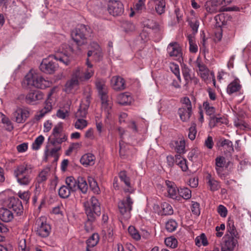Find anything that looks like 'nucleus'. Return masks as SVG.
<instances>
[{
    "instance_id": "obj_54",
    "label": "nucleus",
    "mask_w": 251,
    "mask_h": 251,
    "mask_svg": "<svg viewBox=\"0 0 251 251\" xmlns=\"http://www.w3.org/2000/svg\"><path fill=\"white\" fill-rule=\"evenodd\" d=\"M2 123L5 125V129L6 130L8 131H11L13 129V126L11 123V122L10 121V120L6 117L5 116H4L1 120Z\"/></svg>"
},
{
    "instance_id": "obj_5",
    "label": "nucleus",
    "mask_w": 251,
    "mask_h": 251,
    "mask_svg": "<svg viewBox=\"0 0 251 251\" xmlns=\"http://www.w3.org/2000/svg\"><path fill=\"white\" fill-rule=\"evenodd\" d=\"M73 51L72 47L66 44H63L55 50L54 54L51 56L67 66L71 62V54Z\"/></svg>"
},
{
    "instance_id": "obj_28",
    "label": "nucleus",
    "mask_w": 251,
    "mask_h": 251,
    "mask_svg": "<svg viewBox=\"0 0 251 251\" xmlns=\"http://www.w3.org/2000/svg\"><path fill=\"white\" fill-rule=\"evenodd\" d=\"M117 102L121 105H127L131 101V97L127 93H123L119 94L117 98Z\"/></svg>"
},
{
    "instance_id": "obj_55",
    "label": "nucleus",
    "mask_w": 251,
    "mask_h": 251,
    "mask_svg": "<svg viewBox=\"0 0 251 251\" xmlns=\"http://www.w3.org/2000/svg\"><path fill=\"white\" fill-rule=\"evenodd\" d=\"M203 107L207 115H212L215 112V109L213 106H210L207 101L203 102Z\"/></svg>"
},
{
    "instance_id": "obj_49",
    "label": "nucleus",
    "mask_w": 251,
    "mask_h": 251,
    "mask_svg": "<svg viewBox=\"0 0 251 251\" xmlns=\"http://www.w3.org/2000/svg\"><path fill=\"white\" fill-rule=\"evenodd\" d=\"M119 134L120 135L121 140L120 141V151L119 153L121 156H124L125 155V152L124 149L122 147V143L123 142V139L124 138L123 136L125 133V130L122 127H119L118 128Z\"/></svg>"
},
{
    "instance_id": "obj_6",
    "label": "nucleus",
    "mask_w": 251,
    "mask_h": 251,
    "mask_svg": "<svg viewBox=\"0 0 251 251\" xmlns=\"http://www.w3.org/2000/svg\"><path fill=\"white\" fill-rule=\"evenodd\" d=\"M133 203V201L129 196L119 201V212L125 219L127 220L130 218Z\"/></svg>"
},
{
    "instance_id": "obj_52",
    "label": "nucleus",
    "mask_w": 251,
    "mask_h": 251,
    "mask_svg": "<svg viewBox=\"0 0 251 251\" xmlns=\"http://www.w3.org/2000/svg\"><path fill=\"white\" fill-rule=\"evenodd\" d=\"M128 231L130 235L134 239L138 241L141 239V235L134 226H129Z\"/></svg>"
},
{
    "instance_id": "obj_23",
    "label": "nucleus",
    "mask_w": 251,
    "mask_h": 251,
    "mask_svg": "<svg viewBox=\"0 0 251 251\" xmlns=\"http://www.w3.org/2000/svg\"><path fill=\"white\" fill-rule=\"evenodd\" d=\"M165 184L167 186L168 196L173 199H176L177 192H178V190L177 189L175 183L172 181L166 180Z\"/></svg>"
},
{
    "instance_id": "obj_45",
    "label": "nucleus",
    "mask_w": 251,
    "mask_h": 251,
    "mask_svg": "<svg viewBox=\"0 0 251 251\" xmlns=\"http://www.w3.org/2000/svg\"><path fill=\"white\" fill-rule=\"evenodd\" d=\"M79 84V81L77 79L72 77L71 79L68 81L65 85V90L66 92L70 91L71 89L77 87Z\"/></svg>"
},
{
    "instance_id": "obj_20",
    "label": "nucleus",
    "mask_w": 251,
    "mask_h": 251,
    "mask_svg": "<svg viewBox=\"0 0 251 251\" xmlns=\"http://www.w3.org/2000/svg\"><path fill=\"white\" fill-rule=\"evenodd\" d=\"M99 241V235L97 233L93 234L86 241V251H96L95 247Z\"/></svg>"
},
{
    "instance_id": "obj_48",
    "label": "nucleus",
    "mask_w": 251,
    "mask_h": 251,
    "mask_svg": "<svg viewBox=\"0 0 251 251\" xmlns=\"http://www.w3.org/2000/svg\"><path fill=\"white\" fill-rule=\"evenodd\" d=\"M164 242L167 247L173 249L176 248L177 245V240L173 237H169L165 238Z\"/></svg>"
},
{
    "instance_id": "obj_57",
    "label": "nucleus",
    "mask_w": 251,
    "mask_h": 251,
    "mask_svg": "<svg viewBox=\"0 0 251 251\" xmlns=\"http://www.w3.org/2000/svg\"><path fill=\"white\" fill-rule=\"evenodd\" d=\"M189 50L191 52L196 53L198 51V46L192 37H189Z\"/></svg>"
},
{
    "instance_id": "obj_60",
    "label": "nucleus",
    "mask_w": 251,
    "mask_h": 251,
    "mask_svg": "<svg viewBox=\"0 0 251 251\" xmlns=\"http://www.w3.org/2000/svg\"><path fill=\"white\" fill-rule=\"evenodd\" d=\"M89 183L90 188L95 192H98L99 188L97 181L93 178H89Z\"/></svg>"
},
{
    "instance_id": "obj_9",
    "label": "nucleus",
    "mask_w": 251,
    "mask_h": 251,
    "mask_svg": "<svg viewBox=\"0 0 251 251\" xmlns=\"http://www.w3.org/2000/svg\"><path fill=\"white\" fill-rule=\"evenodd\" d=\"M86 31V27L83 25H81L79 27L76 28L72 31V38L78 46L84 43Z\"/></svg>"
},
{
    "instance_id": "obj_13",
    "label": "nucleus",
    "mask_w": 251,
    "mask_h": 251,
    "mask_svg": "<svg viewBox=\"0 0 251 251\" xmlns=\"http://www.w3.org/2000/svg\"><path fill=\"white\" fill-rule=\"evenodd\" d=\"M29 115V112L27 109L17 108L13 112L12 117L17 123H24Z\"/></svg>"
},
{
    "instance_id": "obj_25",
    "label": "nucleus",
    "mask_w": 251,
    "mask_h": 251,
    "mask_svg": "<svg viewBox=\"0 0 251 251\" xmlns=\"http://www.w3.org/2000/svg\"><path fill=\"white\" fill-rule=\"evenodd\" d=\"M119 176L121 181L124 182L125 185L127 187L125 189V191L126 192H131L132 191V186L130 183V178L127 176L125 171H121L119 174Z\"/></svg>"
},
{
    "instance_id": "obj_42",
    "label": "nucleus",
    "mask_w": 251,
    "mask_h": 251,
    "mask_svg": "<svg viewBox=\"0 0 251 251\" xmlns=\"http://www.w3.org/2000/svg\"><path fill=\"white\" fill-rule=\"evenodd\" d=\"M72 77L77 79L79 81H85L83 74V70L81 68L78 67L74 71Z\"/></svg>"
},
{
    "instance_id": "obj_64",
    "label": "nucleus",
    "mask_w": 251,
    "mask_h": 251,
    "mask_svg": "<svg viewBox=\"0 0 251 251\" xmlns=\"http://www.w3.org/2000/svg\"><path fill=\"white\" fill-rule=\"evenodd\" d=\"M19 251H29V249L26 247L25 240L22 239L19 242L18 245Z\"/></svg>"
},
{
    "instance_id": "obj_33",
    "label": "nucleus",
    "mask_w": 251,
    "mask_h": 251,
    "mask_svg": "<svg viewBox=\"0 0 251 251\" xmlns=\"http://www.w3.org/2000/svg\"><path fill=\"white\" fill-rule=\"evenodd\" d=\"M52 106L51 103H46L44 107L39 112H38L35 115V119L37 121L40 120L46 115V114L50 112Z\"/></svg>"
},
{
    "instance_id": "obj_27",
    "label": "nucleus",
    "mask_w": 251,
    "mask_h": 251,
    "mask_svg": "<svg viewBox=\"0 0 251 251\" xmlns=\"http://www.w3.org/2000/svg\"><path fill=\"white\" fill-rule=\"evenodd\" d=\"M95 160V157L93 154L87 153L81 157L80 161L82 164L87 166L94 165Z\"/></svg>"
},
{
    "instance_id": "obj_12",
    "label": "nucleus",
    "mask_w": 251,
    "mask_h": 251,
    "mask_svg": "<svg viewBox=\"0 0 251 251\" xmlns=\"http://www.w3.org/2000/svg\"><path fill=\"white\" fill-rule=\"evenodd\" d=\"M167 51L169 56L179 59L182 56V51L179 44L176 42L170 43L167 46Z\"/></svg>"
},
{
    "instance_id": "obj_10",
    "label": "nucleus",
    "mask_w": 251,
    "mask_h": 251,
    "mask_svg": "<svg viewBox=\"0 0 251 251\" xmlns=\"http://www.w3.org/2000/svg\"><path fill=\"white\" fill-rule=\"evenodd\" d=\"M58 65L50 58L44 59L40 65V70L47 74H52L58 69Z\"/></svg>"
},
{
    "instance_id": "obj_32",
    "label": "nucleus",
    "mask_w": 251,
    "mask_h": 251,
    "mask_svg": "<svg viewBox=\"0 0 251 251\" xmlns=\"http://www.w3.org/2000/svg\"><path fill=\"white\" fill-rule=\"evenodd\" d=\"M226 164V159L223 156H218L215 159L216 170L218 175L222 174Z\"/></svg>"
},
{
    "instance_id": "obj_63",
    "label": "nucleus",
    "mask_w": 251,
    "mask_h": 251,
    "mask_svg": "<svg viewBox=\"0 0 251 251\" xmlns=\"http://www.w3.org/2000/svg\"><path fill=\"white\" fill-rule=\"evenodd\" d=\"M191 210L192 212L197 215L198 216L200 214V204L197 202H194L193 203L191 206Z\"/></svg>"
},
{
    "instance_id": "obj_51",
    "label": "nucleus",
    "mask_w": 251,
    "mask_h": 251,
    "mask_svg": "<svg viewBox=\"0 0 251 251\" xmlns=\"http://www.w3.org/2000/svg\"><path fill=\"white\" fill-rule=\"evenodd\" d=\"M178 193L183 199L187 200L191 197V191L187 188H181L178 190Z\"/></svg>"
},
{
    "instance_id": "obj_14",
    "label": "nucleus",
    "mask_w": 251,
    "mask_h": 251,
    "mask_svg": "<svg viewBox=\"0 0 251 251\" xmlns=\"http://www.w3.org/2000/svg\"><path fill=\"white\" fill-rule=\"evenodd\" d=\"M27 12L28 10L25 6L18 8L14 15L15 22L19 25L25 23L30 16V14Z\"/></svg>"
},
{
    "instance_id": "obj_35",
    "label": "nucleus",
    "mask_w": 251,
    "mask_h": 251,
    "mask_svg": "<svg viewBox=\"0 0 251 251\" xmlns=\"http://www.w3.org/2000/svg\"><path fill=\"white\" fill-rule=\"evenodd\" d=\"M187 160L180 154L176 155V164L178 165L182 171L185 172L188 169Z\"/></svg>"
},
{
    "instance_id": "obj_61",
    "label": "nucleus",
    "mask_w": 251,
    "mask_h": 251,
    "mask_svg": "<svg viewBox=\"0 0 251 251\" xmlns=\"http://www.w3.org/2000/svg\"><path fill=\"white\" fill-rule=\"evenodd\" d=\"M218 213L222 217H226L227 214L226 208L223 205H220L217 208Z\"/></svg>"
},
{
    "instance_id": "obj_2",
    "label": "nucleus",
    "mask_w": 251,
    "mask_h": 251,
    "mask_svg": "<svg viewBox=\"0 0 251 251\" xmlns=\"http://www.w3.org/2000/svg\"><path fill=\"white\" fill-rule=\"evenodd\" d=\"M85 213L87 215L88 220L85 224V228L87 231L90 229L91 222L100 214V203L95 197H92L89 201L84 202Z\"/></svg>"
},
{
    "instance_id": "obj_37",
    "label": "nucleus",
    "mask_w": 251,
    "mask_h": 251,
    "mask_svg": "<svg viewBox=\"0 0 251 251\" xmlns=\"http://www.w3.org/2000/svg\"><path fill=\"white\" fill-rule=\"evenodd\" d=\"M77 188L83 194H86L88 190V184L86 180L81 177H78L77 181Z\"/></svg>"
},
{
    "instance_id": "obj_39",
    "label": "nucleus",
    "mask_w": 251,
    "mask_h": 251,
    "mask_svg": "<svg viewBox=\"0 0 251 251\" xmlns=\"http://www.w3.org/2000/svg\"><path fill=\"white\" fill-rule=\"evenodd\" d=\"M66 185L69 189L75 192L77 189V181L73 176H68L65 180Z\"/></svg>"
},
{
    "instance_id": "obj_31",
    "label": "nucleus",
    "mask_w": 251,
    "mask_h": 251,
    "mask_svg": "<svg viewBox=\"0 0 251 251\" xmlns=\"http://www.w3.org/2000/svg\"><path fill=\"white\" fill-rule=\"evenodd\" d=\"M204 8L207 12L211 14L216 13L221 11V7H219L211 0L205 2Z\"/></svg>"
},
{
    "instance_id": "obj_4",
    "label": "nucleus",
    "mask_w": 251,
    "mask_h": 251,
    "mask_svg": "<svg viewBox=\"0 0 251 251\" xmlns=\"http://www.w3.org/2000/svg\"><path fill=\"white\" fill-rule=\"evenodd\" d=\"M25 83L29 86L45 89L50 87L51 82L46 80L41 75L30 71L25 76Z\"/></svg>"
},
{
    "instance_id": "obj_38",
    "label": "nucleus",
    "mask_w": 251,
    "mask_h": 251,
    "mask_svg": "<svg viewBox=\"0 0 251 251\" xmlns=\"http://www.w3.org/2000/svg\"><path fill=\"white\" fill-rule=\"evenodd\" d=\"M175 145V150L178 154H183L185 152V143L184 140H181L179 141H176L174 142Z\"/></svg>"
},
{
    "instance_id": "obj_30",
    "label": "nucleus",
    "mask_w": 251,
    "mask_h": 251,
    "mask_svg": "<svg viewBox=\"0 0 251 251\" xmlns=\"http://www.w3.org/2000/svg\"><path fill=\"white\" fill-rule=\"evenodd\" d=\"M50 174V167H47L40 172L37 177V182L41 183L45 181L48 179Z\"/></svg>"
},
{
    "instance_id": "obj_3",
    "label": "nucleus",
    "mask_w": 251,
    "mask_h": 251,
    "mask_svg": "<svg viewBox=\"0 0 251 251\" xmlns=\"http://www.w3.org/2000/svg\"><path fill=\"white\" fill-rule=\"evenodd\" d=\"M14 176L20 185L27 186L33 178L32 168L26 163L18 165L14 170Z\"/></svg>"
},
{
    "instance_id": "obj_21",
    "label": "nucleus",
    "mask_w": 251,
    "mask_h": 251,
    "mask_svg": "<svg viewBox=\"0 0 251 251\" xmlns=\"http://www.w3.org/2000/svg\"><path fill=\"white\" fill-rule=\"evenodd\" d=\"M208 187L211 191H216L221 187L220 182L213 177L211 174H208L206 176Z\"/></svg>"
},
{
    "instance_id": "obj_16",
    "label": "nucleus",
    "mask_w": 251,
    "mask_h": 251,
    "mask_svg": "<svg viewBox=\"0 0 251 251\" xmlns=\"http://www.w3.org/2000/svg\"><path fill=\"white\" fill-rule=\"evenodd\" d=\"M7 206L10 210L12 209L17 215H21L23 213V207L21 201L18 199L10 198Z\"/></svg>"
},
{
    "instance_id": "obj_41",
    "label": "nucleus",
    "mask_w": 251,
    "mask_h": 251,
    "mask_svg": "<svg viewBox=\"0 0 251 251\" xmlns=\"http://www.w3.org/2000/svg\"><path fill=\"white\" fill-rule=\"evenodd\" d=\"M221 145L229 153H231L234 151L232 142L228 139L222 140L221 143Z\"/></svg>"
},
{
    "instance_id": "obj_26",
    "label": "nucleus",
    "mask_w": 251,
    "mask_h": 251,
    "mask_svg": "<svg viewBox=\"0 0 251 251\" xmlns=\"http://www.w3.org/2000/svg\"><path fill=\"white\" fill-rule=\"evenodd\" d=\"M86 64V68L83 70V74L85 80H88L94 75L95 70L93 65L89 62L88 59H87Z\"/></svg>"
},
{
    "instance_id": "obj_36",
    "label": "nucleus",
    "mask_w": 251,
    "mask_h": 251,
    "mask_svg": "<svg viewBox=\"0 0 251 251\" xmlns=\"http://www.w3.org/2000/svg\"><path fill=\"white\" fill-rule=\"evenodd\" d=\"M58 195L62 199H67L69 197L71 194L74 191L69 189L67 186L62 185L58 189Z\"/></svg>"
},
{
    "instance_id": "obj_19",
    "label": "nucleus",
    "mask_w": 251,
    "mask_h": 251,
    "mask_svg": "<svg viewBox=\"0 0 251 251\" xmlns=\"http://www.w3.org/2000/svg\"><path fill=\"white\" fill-rule=\"evenodd\" d=\"M112 87L115 90H123L126 88L125 81L121 76H114L111 79Z\"/></svg>"
},
{
    "instance_id": "obj_11",
    "label": "nucleus",
    "mask_w": 251,
    "mask_h": 251,
    "mask_svg": "<svg viewBox=\"0 0 251 251\" xmlns=\"http://www.w3.org/2000/svg\"><path fill=\"white\" fill-rule=\"evenodd\" d=\"M108 11L114 16L122 15L124 12V6L121 2L118 0H110L108 4Z\"/></svg>"
},
{
    "instance_id": "obj_17",
    "label": "nucleus",
    "mask_w": 251,
    "mask_h": 251,
    "mask_svg": "<svg viewBox=\"0 0 251 251\" xmlns=\"http://www.w3.org/2000/svg\"><path fill=\"white\" fill-rule=\"evenodd\" d=\"M90 103V98L89 96H87L85 101H82V103L80 105L79 108L75 113V116L77 119H82L86 117Z\"/></svg>"
},
{
    "instance_id": "obj_58",
    "label": "nucleus",
    "mask_w": 251,
    "mask_h": 251,
    "mask_svg": "<svg viewBox=\"0 0 251 251\" xmlns=\"http://www.w3.org/2000/svg\"><path fill=\"white\" fill-rule=\"evenodd\" d=\"M219 123H224L222 118H218L214 116L210 117L209 125L211 127H214Z\"/></svg>"
},
{
    "instance_id": "obj_53",
    "label": "nucleus",
    "mask_w": 251,
    "mask_h": 251,
    "mask_svg": "<svg viewBox=\"0 0 251 251\" xmlns=\"http://www.w3.org/2000/svg\"><path fill=\"white\" fill-rule=\"evenodd\" d=\"M196 125L192 123L189 128L188 137L191 140H194L197 134Z\"/></svg>"
},
{
    "instance_id": "obj_62",
    "label": "nucleus",
    "mask_w": 251,
    "mask_h": 251,
    "mask_svg": "<svg viewBox=\"0 0 251 251\" xmlns=\"http://www.w3.org/2000/svg\"><path fill=\"white\" fill-rule=\"evenodd\" d=\"M195 64L196 66L199 68V73L204 72L205 70L207 69L206 67L202 63L201 60L199 57L197 59Z\"/></svg>"
},
{
    "instance_id": "obj_7",
    "label": "nucleus",
    "mask_w": 251,
    "mask_h": 251,
    "mask_svg": "<svg viewBox=\"0 0 251 251\" xmlns=\"http://www.w3.org/2000/svg\"><path fill=\"white\" fill-rule=\"evenodd\" d=\"M36 233L42 237H48L51 230V227L48 224L45 217H40L38 218L36 222Z\"/></svg>"
},
{
    "instance_id": "obj_22",
    "label": "nucleus",
    "mask_w": 251,
    "mask_h": 251,
    "mask_svg": "<svg viewBox=\"0 0 251 251\" xmlns=\"http://www.w3.org/2000/svg\"><path fill=\"white\" fill-rule=\"evenodd\" d=\"M14 218L12 211L8 208L2 207L0 208V219L4 222H9Z\"/></svg>"
},
{
    "instance_id": "obj_46",
    "label": "nucleus",
    "mask_w": 251,
    "mask_h": 251,
    "mask_svg": "<svg viewBox=\"0 0 251 251\" xmlns=\"http://www.w3.org/2000/svg\"><path fill=\"white\" fill-rule=\"evenodd\" d=\"M44 137L43 135L38 136L32 144V148L34 150H38L44 141Z\"/></svg>"
},
{
    "instance_id": "obj_1",
    "label": "nucleus",
    "mask_w": 251,
    "mask_h": 251,
    "mask_svg": "<svg viewBox=\"0 0 251 251\" xmlns=\"http://www.w3.org/2000/svg\"><path fill=\"white\" fill-rule=\"evenodd\" d=\"M95 84L100 97L102 111L104 112L106 118L109 119L111 116L112 103L108 100L107 87L105 81L102 79L97 78Z\"/></svg>"
},
{
    "instance_id": "obj_59",
    "label": "nucleus",
    "mask_w": 251,
    "mask_h": 251,
    "mask_svg": "<svg viewBox=\"0 0 251 251\" xmlns=\"http://www.w3.org/2000/svg\"><path fill=\"white\" fill-rule=\"evenodd\" d=\"M175 13L176 20L172 23V25H175L182 21V14L181 13L180 9L178 8H176L175 10Z\"/></svg>"
},
{
    "instance_id": "obj_44",
    "label": "nucleus",
    "mask_w": 251,
    "mask_h": 251,
    "mask_svg": "<svg viewBox=\"0 0 251 251\" xmlns=\"http://www.w3.org/2000/svg\"><path fill=\"white\" fill-rule=\"evenodd\" d=\"M195 244L198 247H200L201 245L205 246L208 245L207 238L204 233L201 234L196 238Z\"/></svg>"
},
{
    "instance_id": "obj_43",
    "label": "nucleus",
    "mask_w": 251,
    "mask_h": 251,
    "mask_svg": "<svg viewBox=\"0 0 251 251\" xmlns=\"http://www.w3.org/2000/svg\"><path fill=\"white\" fill-rule=\"evenodd\" d=\"M163 214L165 215H171L174 213L172 206L168 203L164 202L161 204Z\"/></svg>"
},
{
    "instance_id": "obj_40",
    "label": "nucleus",
    "mask_w": 251,
    "mask_h": 251,
    "mask_svg": "<svg viewBox=\"0 0 251 251\" xmlns=\"http://www.w3.org/2000/svg\"><path fill=\"white\" fill-rule=\"evenodd\" d=\"M182 72L183 77L186 81L189 82L190 80H194L195 83H197L198 80L197 78H193V76L191 74V70L187 67L185 66L182 68Z\"/></svg>"
},
{
    "instance_id": "obj_24",
    "label": "nucleus",
    "mask_w": 251,
    "mask_h": 251,
    "mask_svg": "<svg viewBox=\"0 0 251 251\" xmlns=\"http://www.w3.org/2000/svg\"><path fill=\"white\" fill-rule=\"evenodd\" d=\"M192 113V108H179L178 110V114L180 119L184 122H187L189 120Z\"/></svg>"
},
{
    "instance_id": "obj_56",
    "label": "nucleus",
    "mask_w": 251,
    "mask_h": 251,
    "mask_svg": "<svg viewBox=\"0 0 251 251\" xmlns=\"http://www.w3.org/2000/svg\"><path fill=\"white\" fill-rule=\"evenodd\" d=\"M208 39L203 37L200 44V50L204 52H208Z\"/></svg>"
},
{
    "instance_id": "obj_15",
    "label": "nucleus",
    "mask_w": 251,
    "mask_h": 251,
    "mask_svg": "<svg viewBox=\"0 0 251 251\" xmlns=\"http://www.w3.org/2000/svg\"><path fill=\"white\" fill-rule=\"evenodd\" d=\"M43 93L40 91H32L26 95L25 101L28 104H35L38 103V101L43 99Z\"/></svg>"
},
{
    "instance_id": "obj_18",
    "label": "nucleus",
    "mask_w": 251,
    "mask_h": 251,
    "mask_svg": "<svg viewBox=\"0 0 251 251\" xmlns=\"http://www.w3.org/2000/svg\"><path fill=\"white\" fill-rule=\"evenodd\" d=\"M237 243V240L235 238L228 237L222 244L221 251H233Z\"/></svg>"
},
{
    "instance_id": "obj_50",
    "label": "nucleus",
    "mask_w": 251,
    "mask_h": 251,
    "mask_svg": "<svg viewBox=\"0 0 251 251\" xmlns=\"http://www.w3.org/2000/svg\"><path fill=\"white\" fill-rule=\"evenodd\" d=\"M87 126V122L83 119H77L74 124L75 128L79 130H82Z\"/></svg>"
},
{
    "instance_id": "obj_47",
    "label": "nucleus",
    "mask_w": 251,
    "mask_h": 251,
    "mask_svg": "<svg viewBox=\"0 0 251 251\" xmlns=\"http://www.w3.org/2000/svg\"><path fill=\"white\" fill-rule=\"evenodd\" d=\"M177 226V223L173 219L169 220L166 224V229L170 232L175 231L176 229Z\"/></svg>"
},
{
    "instance_id": "obj_8",
    "label": "nucleus",
    "mask_w": 251,
    "mask_h": 251,
    "mask_svg": "<svg viewBox=\"0 0 251 251\" xmlns=\"http://www.w3.org/2000/svg\"><path fill=\"white\" fill-rule=\"evenodd\" d=\"M52 136L53 137L50 141V143L53 146L61 144L67 140V134L62 132V127L59 125L55 126L53 128Z\"/></svg>"
},
{
    "instance_id": "obj_29",
    "label": "nucleus",
    "mask_w": 251,
    "mask_h": 251,
    "mask_svg": "<svg viewBox=\"0 0 251 251\" xmlns=\"http://www.w3.org/2000/svg\"><path fill=\"white\" fill-rule=\"evenodd\" d=\"M241 86L239 84L238 79H235L233 81L230 83L227 87V93L229 95L238 92L241 89Z\"/></svg>"
},
{
    "instance_id": "obj_34",
    "label": "nucleus",
    "mask_w": 251,
    "mask_h": 251,
    "mask_svg": "<svg viewBox=\"0 0 251 251\" xmlns=\"http://www.w3.org/2000/svg\"><path fill=\"white\" fill-rule=\"evenodd\" d=\"M155 5L156 11L159 14H161L165 12V0H151Z\"/></svg>"
}]
</instances>
